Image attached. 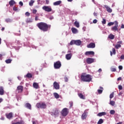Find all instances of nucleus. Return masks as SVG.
Instances as JSON below:
<instances>
[{
  "instance_id": "nucleus-1",
  "label": "nucleus",
  "mask_w": 124,
  "mask_h": 124,
  "mask_svg": "<svg viewBox=\"0 0 124 124\" xmlns=\"http://www.w3.org/2000/svg\"><path fill=\"white\" fill-rule=\"evenodd\" d=\"M37 27L43 31H48V30L51 29V25L45 22H40L37 24Z\"/></svg>"
},
{
  "instance_id": "nucleus-2",
  "label": "nucleus",
  "mask_w": 124,
  "mask_h": 124,
  "mask_svg": "<svg viewBox=\"0 0 124 124\" xmlns=\"http://www.w3.org/2000/svg\"><path fill=\"white\" fill-rule=\"evenodd\" d=\"M93 78H92V76L89 74H87L86 73H83L81 76V80L83 82H91Z\"/></svg>"
},
{
  "instance_id": "nucleus-3",
  "label": "nucleus",
  "mask_w": 124,
  "mask_h": 124,
  "mask_svg": "<svg viewBox=\"0 0 124 124\" xmlns=\"http://www.w3.org/2000/svg\"><path fill=\"white\" fill-rule=\"evenodd\" d=\"M61 113L62 117H66L69 113V109L65 108L62 109Z\"/></svg>"
},
{
  "instance_id": "nucleus-4",
  "label": "nucleus",
  "mask_w": 124,
  "mask_h": 124,
  "mask_svg": "<svg viewBox=\"0 0 124 124\" xmlns=\"http://www.w3.org/2000/svg\"><path fill=\"white\" fill-rule=\"evenodd\" d=\"M36 107L37 108H41L42 109H46L47 107V105L45 104V103H38L36 105Z\"/></svg>"
},
{
  "instance_id": "nucleus-5",
  "label": "nucleus",
  "mask_w": 124,
  "mask_h": 124,
  "mask_svg": "<svg viewBox=\"0 0 124 124\" xmlns=\"http://www.w3.org/2000/svg\"><path fill=\"white\" fill-rule=\"evenodd\" d=\"M114 25L115 26L111 28V31H118L119 29L118 28L119 27V22L117 21H115Z\"/></svg>"
},
{
  "instance_id": "nucleus-6",
  "label": "nucleus",
  "mask_w": 124,
  "mask_h": 124,
  "mask_svg": "<svg viewBox=\"0 0 124 124\" xmlns=\"http://www.w3.org/2000/svg\"><path fill=\"white\" fill-rule=\"evenodd\" d=\"M62 66V63L60 61H57L54 63V67L55 69H60Z\"/></svg>"
},
{
  "instance_id": "nucleus-7",
  "label": "nucleus",
  "mask_w": 124,
  "mask_h": 124,
  "mask_svg": "<svg viewBox=\"0 0 124 124\" xmlns=\"http://www.w3.org/2000/svg\"><path fill=\"white\" fill-rule=\"evenodd\" d=\"M43 10H45V11H46V12H51V11H52V8L48 6H44L43 7Z\"/></svg>"
},
{
  "instance_id": "nucleus-8",
  "label": "nucleus",
  "mask_w": 124,
  "mask_h": 124,
  "mask_svg": "<svg viewBox=\"0 0 124 124\" xmlns=\"http://www.w3.org/2000/svg\"><path fill=\"white\" fill-rule=\"evenodd\" d=\"M88 110H85L84 113L81 115L82 120H86L87 119V117H88Z\"/></svg>"
},
{
  "instance_id": "nucleus-9",
  "label": "nucleus",
  "mask_w": 124,
  "mask_h": 124,
  "mask_svg": "<svg viewBox=\"0 0 124 124\" xmlns=\"http://www.w3.org/2000/svg\"><path fill=\"white\" fill-rule=\"evenodd\" d=\"M86 62L88 64H91V63H93V62H94V59L88 58L86 59Z\"/></svg>"
},
{
  "instance_id": "nucleus-10",
  "label": "nucleus",
  "mask_w": 124,
  "mask_h": 124,
  "mask_svg": "<svg viewBox=\"0 0 124 124\" xmlns=\"http://www.w3.org/2000/svg\"><path fill=\"white\" fill-rule=\"evenodd\" d=\"M53 87L55 90H60V84L57 81L53 83Z\"/></svg>"
},
{
  "instance_id": "nucleus-11",
  "label": "nucleus",
  "mask_w": 124,
  "mask_h": 124,
  "mask_svg": "<svg viewBox=\"0 0 124 124\" xmlns=\"http://www.w3.org/2000/svg\"><path fill=\"white\" fill-rule=\"evenodd\" d=\"M104 7L106 9L107 11L108 12V13H111V12L113 11L112 9L111 8L109 7L108 5H105Z\"/></svg>"
},
{
  "instance_id": "nucleus-12",
  "label": "nucleus",
  "mask_w": 124,
  "mask_h": 124,
  "mask_svg": "<svg viewBox=\"0 0 124 124\" xmlns=\"http://www.w3.org/2000/svg\"><path fill=\"white\" fill-rule=\"evenodd\" d=\"M65 58L68 61L71 60V58H72V53H68L66 55Z\"/></svg>"
},
{
  "instance_id": "nucleus-13",
  "label": "nucleus",
  "mask_w": 124,
  "mask_h": 124,
  "mask_svg": "<svg viewBox=\"0 0 124 124\" xmlns=\"http://www.w3.org/2000/svg\"><path fill=\"white\" fill-rule=\"evenodd\" d=\"M17 90L19 93H22L24 91V87L23 86H18L17 87Z\"/></svg>"
},
{
  "instance_id": "nucleus-14",
  "label": "nucleus",
  "mask_w": 124,
  "mask_h": 124,
  "mask_svg": "<svg viewBox=\"0 0 124 124\" xmlns=\"http://www.w3.org/2000/svg\"><path fill=\"white\" fill-rule=\"evenodd\" d=\"M85 56H89L92 55V56L94 55V52L93 51H86L85 53Z\"/></svg>"
},
{
  "instance_id": "nucleus-15",
  "label": "nucleus",
  "mask_w": 124,
  "mask_h": 124,
  "mask_svg": "<svg viewBox=\"0 0 124 124\" xmlns=\"http://www.w3.org/2000/svg\"><path fill=\"white\" fill-rule=\"evenodd\" d=\"M75 44L78 46H80L82 44V41L80 40H75Z\"/></svg>"
},
{
  "instance_id": "nucleus-16",
  "label": "nucleus",
  "mask_w": 124,
  "mask_h": 124,
  "mask_svg": "<svg viewBox=\"0 0 124 124\" xmlns=\"http://www.w3.org/2000/svg\"><path fill=\"white\" fill-rule=\"evenodd\" d=\"M94 47H95V44L93 43H91L87 45V48H94Z\"/></svg>"
},
{
  "instance_id": "nucleus-17",
  "label": "nucleus",
  "mask_w": 124,
  "mask_h": 124,
  "mask_svg": "<svg viewBox=\"0 0 124 124\" xmlns=\"http://www.w3.org/2000/svg\"><path fill=\"white\" fill-rule=\"evenodd\" d=\"M6 116L7 119H9V120H11L12 118V117H13V113H12V112H10L8 114H7Z\"/></svg>"
},
{
  "instance_id": "nucleus-18",
  "label": "nucleus",
  "mask_w": 124,
  "mask_h": 124,
  "mask_svg": "<svg viewBox=\"0 0 124 124\" xmlns=\"http://www.w3.org/2000/svg\"><path fill=\"white\" fill-rule=\"evenodd\" d=\"M4 94V90L3 89V87H0V95H3Z\"/></svg>"
},
{
  "instance_id": "nucleus-19",
  "label": "nucleus",
  "mask_w": 124,
  "mask_h": 124,
  "mask_svg": "<svg viewBox=\"0 0 124 124\" xmlns=\"http://www.w3.org/2000/svg\"><path fill=\"white\" fill-rule=\"evenodd\" d=\"M25 107L30 110H31V105L29 103H27L25 104Z\"/></svg>"
},
{
  "instance_id": "nucleus-20",
  "label": "nucleus",
  "mask_w": 124,
  "mask_h": 124,
  "mask_svg": "<svg viewBox=\"0 0 124 124\" xmlns=\"http://www.w3.org/2000/svg\"><path fill=\"white\" fill-rule=\"evenodd\" d=\"M59 114H60V111L58 108H56L54 112V115L55 116V117H58Z\"/></svg>"
},
{
  "instance_id": "nucleus-21",
  "label": "nucleus",
  "mask_w": 124,
  "mask_h": 124,
  "mask_svg": "<svg viewBox=\"0 0 124 124\" xmlns=\"http://www.w3.org/2000/svg\"><path fill=\"white\" fill-rule=\"evenodd\" d=\"M78 95L79 97L81 98V99H86V97L82 93H79L78 94Z\"/></svg>"
},
{
  "instance_id": "nucleus-22",
  "label": "nucleus",
  "mask_w": 124,
  "mask_h": 124,
  "mask_svg": "<svg viewBox=\"0 0 124 124\" xmlns=\"http://www.w3.org/2000/svg\"><path fill=\"white\" fill-rule=\"evenodd\" d=\"M16 4V2H15L14 0H11L9 2V4L10 5V6H13V5Z\"/></svg>"
},
{
  "instance_id": "nucleus-23",
  "label": "nucleus",
  "mask_w": 124,
  "mask_h": 124,
  "mask_svg": "<svg viewBox=\"0 0 124 124\" xmlns=\"http://www.w3.org/2000/svg\"><path fill=\"white\" fill-rule=\"evenodd\" d=\"M71 31H72L73 33H77V32L78 31V30L74 27L72 28Z\"/></svg>"
},
{
  "instance_id": "nucleus-24",
  "label": "nucleus",
  "mask_w": 124,
  "mask_h": 124,
  "mask_svg": "<svg viewBox=\"0 0 124 124\" xmlns=\"http://www.w3.org/2000/svg\"><path fill=\"white\" fill-rule=\"evenodd\" d=\"M33 88H34L35 89H38V88H39V86L38 85V83H36V82H34L33 84Z\"/></svg>"
},
{
  "instance_id": "nucleus-25",
  "label": "nucleus",
  "mask_w": 124,
  "mask_h": 124,
  "mask_svg": "<svg viewBox=\"0 0 124 124\" xmlns=\"http://www.w3.org/2000/svg\"><path fill=\"white\" fill-rule=\"evenodd\" d=\"M106 114L105 112H100L97 114V116H98V117H102V116H105Z\"/></svg>"
},
{
  "instance_id": "nucleus-26",
  "label": "nucleus",
  "mask_w": 124,
  "mask_h": 124,
  "mask_svg": "<svg viewBox=\"0 0 124 124\" xmlns=\"http://www.w3.org/2000/svg\"><path fill=\"white\" fill-rule=\"evenodd\" d=\"M110 56L112 57V56H113V55H115L116 54V49H115V48H113L112 52L111 51H110Z\"/></svg>"
},
{
  "instance_id": "nucleus-27",
  "label": "nucleus",
  "mask_w": 124,
  "mask_h": 124,
  "mask_svg": "<svg viewBox=\"0 0 124 124\" xmlns=\"http://www.w3.org/2000/svg\"><path fill=\"white\" fill-rule=\"evenodd\" d=\"M62 3L61 0L57 1L53 3L54 5H60Z\"/></svg>"
},
{
  "instance_id": "nucleus-28",
  "label": "nucleus",
  "mask_w": 124,
  "mask_h": 124,
  "mask_svg": "<svg viewBox=\"0 0 124 124\" xmlns=\"http://www.w3.org/2000/svg\"><path fill=\"white\" fill-rule=\"evenodd\" d=\"M108 38H109V39H114V38H115V36L112 34H110L108 35Z\"/></svg>"
},
{
  "instance_id": "nucleus-29",
  "label": "nucleus",
  "mask_w": 124,
  "mask_h": 124,
  "mask_svg": "<svg viewBox=\"0 0 124 124\" xmlns=\"http://www.w3.org/2000/svg\"><path fill=\"white\" fill-rule=\"evenodd\" d=\"M74 25H75V27H76L77 28H79L80 27L79 22H78V21H75L74 23Z\"/></svg>"
},
{
  "instance_id": "nucleus-30",
  "label": "nucleus",
  "mask_w": 124,
  "mask_h": 124,
  "mask_svg": "<svg viewBox=\"0 0 124 124\" xmlns=\"http://www.w3.org/2000/svg\"><path fill=\"white\" fill-rule=\"evenodd\" d=\"M26 76L27 78H32V75L31 73H28Z\"/></svg>"
},
{
  "instance_id": "nucleus-31",
  "label": "nucleus",
  "mask_w": 124,
  "mask_h": 124,
  "mask_svg": "<svg viewBox=\"0 0 124 124\" xmlns=\"http://www.w3.org/2000/svg\"><path fill=\"white\" fill-rule=\"evenodd\" d=\"M53 94H54V97H55V98H57V99L60 98V95H59V94H58V93H54Z\"/></svg>"
},
{
  "instance_id": "nucleus-32",
  "label": "nucleus",
  "mask_w": 124,
  "mask_h": 124,
  "mask_svg": "<svg viewBox=\"0 0 124 124\" xmlns=\"http://www.w3.org/2000/svg\"><path fill=\"white\" fill-rule=\"evenodd\" d=\"M33 3H34V0H31V1L29 2V5L30 6H32V5H33Z\"/></svg>"
},
{
  "instance_id": "nucleus-33",
  "label": "nucleus",
  "mask_w": 124,
  "mask_h": 124,
  "mask_svg": "<svg viewBox=\"0 0 124 124\" xmlns=\"http://www.w3.org/2000/svg\"><path fill=\"white\" fill-rule=\"evenodd\" d=\"M11 62H12V60L11 59H7L5 60L6 63H11Z\"/></svg>"
},
{
  "instance_id": "nucleus-34",
  "label": "nucleus",
  "mask_w": 124,
  "mask_h": 124,
  "mask_svg": "<svg viewBox=\"0 0 124 124\" xmlns=\"http://www.w3.org/2000/svg\"><path fill=\"white\" fill-rule=\"evenodd\" d=\"M113 25H115V21L113 22H110L108 24V27H111V26H113Z\"/></svg>"
},
{
  "instance_id": "nucleus-35",
  "label": "nucleus",
  "mask_w": 124,
  "mask_h": 124,
  "mask_svg": "<svg viewBox=\"0 0 124 124\" xmlns=\"http://www.w3.org/2000/svg\"><path fill=\"white\" fill-rule=\"evenodd\" d=\"M122 47V46L120 44H117L115 46V48L116 49H119V48H121Z\"/></svg>"
},
{
  "instance_id": "nucleus-36",
  "label": "nucleus",
  "mask_w": 124,
  "mask_h": 124,
  "mask_svg": "<svg viewBox=\"0 0 124 124\" xmlns=\"http://www.w3.org/2000/svg\"><path fill=\"white\" fill-rule=\"evenodd\" d=\"M103 124V119H100L97 122V124Z\"/></svg>"
},
{
  "instance_id": "nucleus-37",
  "label": "nucleus",
  "mask_w": 124,
  "mask_h": 124,
  "mask_svg": "<svg viewBox=\"0 0 124 124\" xmlns=\"http://www.w3.org/2000/svg\"><path fill=\"white\" fill-rule=\"evenodd\" d=\"M27 23H32V19L31 18H28L26 20Z\"/></svg>"
},
{
  "instance_id": "nucleus-38",
  "label": "nucleus",
  "mask_w": 124,
  "mask_h": 124,
  "mask_svg": "<svg viewBox=\"0 0 124 124\" xmlns=\"http://www.w3.org/2000/svg\"><path fill=\"white\" fill-rule=\"evenodd\" d=\"M75 44V40H73L70 43V45H73Z\"/></svg>"
},
{
  "instance_id": "nucleus-39",
  "label": "nucleus",
  "mask_w": 124,
  "mask_h": 124,
  "mask_svg": "<svg viewBox=\"0 0 124 124\" xmlns=\"http://www.w3.org/2000/svg\"><path fill=\"white\" fill-rule=\"evenodd\" d=\"M110 70L112 72H115V71H117L116 68H111Z\"/></svg>"
},
{
  "instance_id": "nucleus-40",
  "label": "nucleus",
  "mask_w": 124,
  "mask_h": 124,
  "mask_svg": "<svg viewBox=\"0 0 124 124\" xmlns=\"http://www.w3.org/2000/svg\"><path fill=\"white\" fill-rule=\"evenodd\" d=\"M109 113L111 115H114L116 112L114 110H111Z\"/></svg>"
},
{
  "instance_id": "nucleus-41",
  "label": "nucleus",
  "mask_w": 124,
  "mask_h": 124,
  "mask_svg": "<svg viewBox=\"0 0 124 124\" xmlns=\"http://www.w3.org/2000/svg\"><path fill=\"white\" fill-rule=\"evenodd\" d=\"M102 23L103 25H105V24H106V19L103 18V20L102 21Z\"/></svg>"
},
{
  "instance_id": "nucleus-42",
  "label": "nucleus",
  "mask_w": 124,
  "mask_h": 124,
  "mask_svg": "<svg viewBox=\"0 0 124 124\" xmlns=\"http://www.w3.org/2000/svg\"><path fill=\"white\" fill-rule=\"evenodd\" d=\"M5 21L6 22V23H11V19H10V18H7L5 20Z\"/></svg>"
},
{
  "instance_id": "nucleus-43",
  "label": "nucleus",
  "mask_w": 124,
  "mask_h": 124,
  "mask_svg": "<svg viewBox=\"0 0 124 124\" xmlns=\"http://www.w3.org/2000/svg\"><path fill=\"white\" fill-rule=\"evenodd\" d=\"M110 98H113V97H114V92H112L109 96Z\"/></svg>"
},
{
  "instance_id": "nucleus-44",
  "label": "nucleus",
  "mask_w": 124,
  "mask_h": 124,
  "mask_svg": "<svg viewBox=\"0 0 124 124\" xmlns=\"http://www.w3.org/2000/svg\"><path fill=\"white\" fill-rule=\"evenodd\" d=\"M110 105H112V106H114V105H115V102H114V101H111L110 102Z\"/></svg>"
},
{
  "instance_id": "nucleus-45",
  "label": "nucleus",
  "mask_w": 124,
  "mask_h": 124,
  "mask_svg": "<svg viewBox=\"0 0 124 124\" xmlns=\"http://www.w3.org/2000/svg\"><path fill=\"white\" fill-rule=\"evenodd\" d=\"M97 92H98V93H99V94L102 93V92H103V90L98 89L97 90Z\"/></svg>"
},
{
  "instance_id": "nucleus-46",
  "label": "nucleus",
  "mask_w": 124,
  "mask_h": 124,
  "mask_svg": "<svg viewBox=\"0 0 124 124\" xmlns=\"http://www.w3.org/2000/svg\"><path fill=\"white\" fill-rule=\"evenodd\" d=\"M36 12H37V10H36V9H33L32 10L33 14H36Z\"/></svg>"
},
{
  "instance_id": "nucleus-47",
  "label": "nucleus",
  "mask_w": 124,
  "mask_h": 124,
  "mask_svg": "<svg viewBox=\"0 0 124 124\" xmlns=\"http://www.w3.org/2000/svg\"><path fill=\"white\" fill-rule=\"evenodd\" d=\"M25 15H26V16H27V17H29V16H30L31 14H30V13H29V12H27L25 13Z\"/></svg>"
},
{
  "instance_id": "nucleus-48",
  "label": "nucleus",
  "mask_w": 124,
  "mask_h": 124,
  "mask_svg": "<svg viewBox=\"0 0 124 124\" xmlns=\"http://www.w3.org/2000/svg\"><path fill=\"white\" fill-rule=\"evenodd\" d=\"M118 89L119 90H123V86L122 85H119Z\"/></svg>"
},
{
  "instance_id": "nucleus-49",
  "label": "nucleus",
  "mask_w": 124,
  "mask_h": 124,
  "mask_svg": "<svg viewBox=\"0 0 124 124\" xmlns=\"http://www.w3.org/2000/svg\"><path fill=\"white\" fill-rule=\"evenodd\" d=\"M13 10H14V11H17L18 10V9H17V7H13Z\"/></svg>"
},
{
  "instance_id": "nucleus-50",
  "label": "nucleus",
  "mask_w": 124,
  "mask_h": 124,
  "mask_svg": "<svg viewBox=\"0 0 124 124\" xmlns=\"http://www.w3.org/2000/svg\"><path fill=\"white\" fill-rule=\"evenodd\" d=\"M93 24H96V23H97V20H96V19H94V20H93Z\"/></svg>"
},
{
  "instance_id": "nucleus-51",
  "label": "nucleus",
  "mask_w": 124,
  "mask_h": 124,
  "mask_svg": "<svg viewBox=\"0 0 124 124\" xmlns=\"http://www.w3.org/2000/svg\"><path fill=\"white\" fill-rule=\"evenodd\" d=\"M119 69H120V70H123V66H122V65L119 66Z\"/></svg>"
},
{
  "instance_id": "nucleus-52",
  "label": "nucleus",
  "mask_w": 124,
  "mask_h": 124,
  "mask_svg": "<svg viewBox=\"0 0 124 124\" xmlns=\"http://www.w3.org/2000/svg\"><path fill=\"white\" fill-rule=\"evenodd\" d=\"M64 81L65 82H68V78L67 77L64 78Z\"/></svg>"
},
{
  "instance_id": "nucleus-53",
  "label": "nucleus",
  "mask_w": 124,
  "mask_h": 124,
  "mask_svg": "<svg viewBox=\"0 0 124 124\" xmlns=\"http://www.w3.org/2000/svg\"><path fill=\"white\" fill-rule=\"evenodd\" d=\"M19 5H21V6H23V2L20 1L19 3Z\"/></svg>"
},
{
  "instance_id": "nucleus-54",
  "label": "nucleus",
  "mask_w": 124,
  "mask_h": 124,
  "mask_svg": "<svg viewBox=\"0 0 124 124\" xmlns=\"http://www.w3.org/2000/svg\"><path fill=\"white\" fill-rule=\"evenodd\" d=\"M38 123V122H37V121H32V124H36Z\"/></svg>"
},
{
  "instance_id": "nucleus-55",
  "label": "nucleus",
  "mask_w": 124,
  "mask_h": 124,
  "mask_svg": "<svg viewBox=\"0 0 124 124\" xmlns=\"http://www.w3.org/2000/svg\"><path fill=\"white\" fill-rule=\"evenodd\" d=\"M35 20L36 21H38L39 19H38V16H36L35 17Z\"/></svg>"
},
{
  "instance_id": "nucleus-56",
  "label": "nucleus",
  "mask_w": 124,
  "mask_h": 124,
  "mask_svg": "<svg viewBox=\"0 0 124 124\" xmlns=\"http://www.w3.org/2000/svg\"><path fill=\"white\" fill-rule=\"evenodd\" d=\"M120 58L121 59V60H124V55H121Z\"/></svg>"
},
{
  "instance_id": "nucleus-57",
  "label": "nucleus",
  "mask_w": 124,
  "mask_h": 124,
  "mask_svg": "<svg viewBox=\"0 0 124 124\" xmlns=\"http://www.w3.org/2000/svg\"><path fill=\"white\" fill-rule=\"evenodd\" d=\"M117 43L118 44H123V42L122 41H119L117 42Z\"/></svg>"
},
{
  "instance_id": "nucleus-58",
  "label": "nucleus",
  "mask_w": 124,
  "mask_h": 124,
  "mask_svg": "<svg viewBox=\"0 0 124 124\" xmlns=\"http://www.w3.org/2000/svg\"><path fill=\"white\" fill-rule=\"evenodd\" d=\"M122 80V77H119L117 78L118 81H121Z\"/></svg>"
},
{
  "instance_id": "nucleus-59",
  "label": "nucleus",
  "mask_w": 124,
  "mask_h": 124,
  "mask_svg": "<svg viewBox=\"0 0 124 124\" xmlns=\"http://www.w3.org/2000/svg\"><path fill=\"white\" fill-rule=\"evenodd\" d=\"M49 19L50 20H53V19H54V16H50Z\"/></svg>"
},
{
  "instance_id": "nucleus-60",
  "label": "nucleus",
  "mask_w": 124,
  "mask_h": 124,
  "mask_svg": "<svg viewBox=\"0 0 124 124\" xmlns=\"http://www.w3.org/2000/svg\"><path fill=\"white\" fill-rule=\"evenodd\" d=\"M73 106V103H70V107H72Z\"/></svg>"
},
{
  "instance_id": "nucleus-61",
  "label": "nucleus",
  "mask_w": 124,
  "mask_h": 124,
  "mask_svg": "<svg viewBox=\"0 0 124 124\" xmlns=\"http://www.w3.org/2000/svg\"><path fill=\"white\" fill-rule=\"evenodd\" d=\"M46 4H49V0H46Z\"/></svg>"
},
{
  "instance_id": "nucleus-62",
  "label": "nucleus",
  "mask_w": 124,
  "mask_h": 124,
  "mask_svg": "<svg viewBox=\"0 0 124 124\" xmlns=\"http://www.w3.org/2000/svg\"><path fill=\"white\" fill-rule=\"evenodd\" d=\"M101 71H102V70L101 68L99 69V70H98V72L99 73L101 72Z\"/></svg>"
},
{
  "instance_id": "nucleus-63",
  "label": "nucleus",
  "mask_w": 124,
  "mask_h": 124,
  "mask_svg": "<svg viewBox=\"0 0 124 124\" xmlns=\"http://www.w3.org/2000/svg\"><path fill=\"white\" fill-rule=\"evenodd\" d=\"M93 15L95 17H96L97 16V14L95 12L93 13Z\"/></svg>"
},
{
  "instance_id": "nucleus-64",
  "label": "nucleus",
  "mask_w": 124,
  "mask_h": 124,
  "mask_svg": "<svg viewBox=\"0 0 124 124\" xmlns=\"http://www.w3.org/2000/svg\"><path fill=\"white\" fill-rule=\"evenodd\" d=\"M121 29H124V25L122 24L121 27Z\"/></svg>"
}]
</instances>
